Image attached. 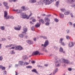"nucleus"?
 I'll use <instances>...</instances> for the list:
<instances>
[{
  "mask_svg": "<svg viewBox=\"0 0 75 75\" xmlns=\"http://www.w3.org/2000/svg\"><path fill=\"white\" fill-rule=\"evenodd\" d=\"M31 29L32 31H34V26L32 27L31 28Z\"/></svg>",
  "mask_w": 75,
  "mask_h": 75,
  "instance_id": "obj_47",
  "label": "nucleus"
},
{
  "mask_svg": "<svg viewBox=\"0 0 75 75\" xmlns=\"http://www.w3.org/2000/svg\"><path fill=\"white\" fill-rule=\"evenodd\" d=\"M47 23H45V25H49V24H50V23L49 22H46Z\"/></svg>",
  "mask_w": 75,
  "mask_h": 75,
  "instance_id": "obj_50",
  "label": "nucleus"
},
{
  "mask_svg": "<svg viewBox=\"0 0 75 75\" xmlns=\"http://www.w3.org/2000/svg\"><path fill=\"white\" fill-rule=\"evenodd\" d=\"M70 15L71 17H74V16L73 15H72V13H70Z\"/></svg>",
  "mask_w": 75,
  "mask_h": 75,
  "instance_id": "obj_54",
  "label": "nucleus"
},
{
  "mask_svg": "<svg viewBox=\"0 0 75 75\" xmlns=\"http://www.w3.org/2000/svg\"><path fill=\"white\" fill-rule=\"evenodd\" d=\"M41 37H42V38H43L44 39H47V38L45 36L44 37L43 36H42Z\"/></svg>",
  "mask_w": 75,
  "mask_h": 75,
  "instance_id": "obj_42",
  "label": "nucleus"
},
{
  "mask_svg": "<svg viewBox=\"0 0 75 75\" xmlns=\"http://www.w3.org/2000/svg\"><path fill=\"white\" fill-rule=\"evenodd\" d=\"M61 43V44L62 45H65V44H64V43L63 42H62Z\"/></svg>",
  "mask_w": 75,
  "mask_h": 75,
  "instance_id": "obj_56",
  "label": "nucleus"
},
{
  "mask_svg": "<svg viewBox=\"0 0 75 75\" xmlns=\"http://www.w3.org/2000/svg\"><path fill=\"white\" fill-rule=\"evenodd\" d=\"M74 45V44H73L72 42H71L69 44V47H72Z\"/></svg>",
  "mask_w": 75,
  "mask_h": 75,
  "instance_id": "obj_12",
  "label": "nucleus"
},
{
  "mask_svg": "<svg viewBox=\"0 0 75 75\" xmlns=\"http://www.w3.org/2000/svg\"><path fill=\"white\" fill-rule=\"evenodd\" d=\"M27 68H31L32 67L30 66H29L26 67Z\"/></svg>",
  "mask_w": 75,
  "mask_h": 75,
  "instance_id": "obj_43",
  "label": "nucleus"
},
{
  "mask_svg": "<svg viewBox=\"0 0 75 75\" xmlns=\"http://www.w3.org/2000/svg\"><path fill=\"white\" fill-rule=\"evenodd\" d=\"M3 67V66L0 65V69H2Z\"/></svg>",
  "mask_w": 75,
  "mask_h": 75,
  "instance_id": "obj_61",
  "label": "nucleus"
},
{
  "mask_svg": "<svg viewBox=\"0 0 75 75\" xmlns=\"http://www.w3.org/2000/svg\"><path fill=\"white\" fill-rule=\"evenodd\" d=\"M63 61L65 64H70V61L69 60L64 59H63Z\"/></svg>",
  "mask_w": 75,
  "mask_h": 75,
  "instance_id": "obj_7",
  "label": "nucleus"
},
{
  "mask_svg": "<svg viewBox=\"0 0 75 75\" xmlns=\"http://www.w3.org/2000/svg\"><path fill=\"white\" fill-rule=\"evenodd\" d=\"M58 71V68H56L55 69H54L53 71V75H55L57 72Z\"/></svg>",
  "mask_w": 75,
  "mask_h": 75,
  "instance_id": "obj_10",
  "label": "nucleus"
},
{
  "mask_svg": "<svg viewBox=\"0 0 75 75\" xmlns=\"http://www.w3.org/2000/svg\"><path fill=\"white\" fill-rule=\"evenodd\" d=\"M38 67L39 68H43V67L42 66H40V65H38Z\"/></svg>",
  "mask_w": 75,
  "mask_h": 75,
  "instance_id": "obj_48",
  "label": "nucleus"
},
{
  "mask_svg": "<svg viewBox=\"0 0 75 75\" xmlns=\"http://www.w3.org/2000/svg\"><path fill=\"white\" fill-rule=\"evenodd\" d=\"M40 26V24L38 23H37L35 25V27L36 28H38Z\"/></svg>",
  "mask_w": 75,
  "mask_h": 75,
  "instance_id": "obj_17",
  "label": "nucleus"
},
{
  "mask_svg": "<svg viewBox=\"0 0 75 75\" xmlns=\"http://www.w3.org/2000/svg\"><path fill=\"white\" fill-rule=\"evenodd\" d=\"M36 2V0H30L29 3H34Z\"/></svg>",
  "mask_w": 75,
  "mask_h": 75,
  "instance_id": "obj_15",
  "label": "nucleus"
},
{
  "mask_svg": "<svg viewBox=\"0 0 75 75\" xmlns=\"http://www.w3.org/2000/svg\"><path fill=\"white\" fill-rule=\"evenodd\" d=\"M54 21H55V22H56V23H57V22H58V21H59L58 19L56 18L54 19Z\"/></svg>",
  "mask_w": 75,
  "mask_h": 75,
  "instance_id": "obj_33",
  "label": "nucleus"
},
{
  "mask_svg": "<svg viewBox=\"0 0 75 75\" xmlns=\"http://www.w3.org/2000/svg\"><path fill=\"white\" fill-rule=\"evenodd\" d=\"M60 15L61 18H64V15L62 13H60Z\"/></svg>",
  "mask_w": 75,
  "mask_h": 75,
  "instance_id": "obj_26",
  "label": "nucleus"
},
{
  "mask_svg": "<svg viewBox=\"0 0 75 75\" xmlns=\"http://www.w3.org/2000/svg\"><path fill=\"white\" fill-rule=\"evenodd\" d=\"M39 21L42 22V24H44V21L42 19H41L39 20Z\"/></svg>",
  "mask_w": 75,
  "mask_h": 75,
  "instance_id": "obj_31",
  "label": "nucleus"
},
{
  "mask_svg": "<svg viewBox=\"0 0 75 75\" xmlns=\"http://www.w3.org/2000/svg\"><path fill=\"white\" fill-rule=\"evenodd\" d=\"M59 51L60 52H63V53H65V52H63V49H62V48L61 47H60Z\"/></svg>",
  "mask_w": 75,
  "mask_h": 75,
  "instance_id": "obj_18",
  "label": "nucleus"
},
{
  "mask_svg": "<svg viewBox=\"0 0 75 75\" xmlns=\"http://www.w3.org/2000/svg\"><path fill=\"white\" fill-rule=\"evenodd\" d=\"M43 1H40L39 2H38L37 3L39 4H41L42 5L43 4Z\"/></svg>",
  "mask_w": 75,
  "mask_h": 75,
  "instance_id": "obj_20",
  "label": "nucleus"
},
{
  "mask_svg": "<svg viewBox=\"0 0 75 75\" xmlns=\"http://www.w3.org/2000/svg\"><path fill=\"white\" fill-rule=\"evenodd\" d=\"M69 14V12H66L64 13L65 15H68Z\"/></svg>",
  "mask_w": 75,
  "mask_h": 75,
  "instance_id": "obj_32",
  "label": "nucleus"
},
{
  "mask_svg": "<svg viewBox=\"0 0 75 75\" xmlns=\"http://www.w3.org/2000/svg\"><path fill=\"white\" fill-rule=\"evenodd\" d=\"M64 40V39L63 38H60V43H61V42H62V41Z\"/></svg>",
  "mask_w": 75,
  "mask_h": 75,
  "instance_id": "obj_35",
  "label": "nucleus"
},
{
  "mask_svg": "<svg viewBox=\"0 0 75 75\" xmlns=\"http://www.w3.org/2000/svg\"><path fill=\"white\" fill-rule=\"evenodd\" d=\"M21 8L23 9V11H25V6H22L21 7Z\"/></svg>",
  "mask_w": 75,
  "mask_h": 75,
  "instance_id": "obj_30",
  "label": "nucleus"
},
{
  "mask_svg": "<svg viewBox=\"0 0 75 75\" xmlns=\"http://www.w3.org/2000/svg\"><path fill=\"white\" fill-rule=\"evenodd\" d=\"M33 14L32 13H30V14L29 15V16L27 17V16L26 15V13H21V17L23 18H26L28 19L29 18V17L32 15Z\"/></svg>",
  "mask_w": 75,
  "mask_h": 75,
  "instance_id": "obj_1",
  "label": "nucleus"
},
{
  "mask_svg": "<svg viewBox=\"0 0 75 75\" xmlns=\"http://www.w3.org/2000/svg\"><path fill=\"white\" fill-rule=\"evenodd\" d=\"M1 69L2 70H4L6 69V68L4 67H2Z\"/></svg>",
  "mask_w": 75,
  "mask_h": 75,
  "instance_id": "obj_52",
  "label": "nucleus"
},
{
  "mask_svg": "<svg viewBox=\"0 0 75 75\" xmlns=\"http://www.w3.org/2000/svg\"><path fill=\"white\" fill-rule=\"evenodd\" d=\"M3 4L5 7H6V6H8V4L6 2H4L3 3Z\"/></svg>",
  "mask_w": 75,
  "mask_h": 75,
  "instance_id": "obj_25",
  "label": "nucleus"
},
{
  "mask_svg": "<svg viewBox=\"0 0 75 75\" xmlns=\"http://www.w3.org/2000/svg\"><path fill=\"white\" fill-rule=\"evenodd\" d=\"M70 30L69 29H67L66 30V32L67 34H69V33Z\"/></svg>",
  "mask_w": 75,
  "mask_h": 75,
  "instance_id": "obj_38",
  "label": "nucleus"
},
{
  "mask_svg": "<svg viewBox=\"0 0 75 75\" xmlns=\"http://www.w3.org/2000/svg\"><path fill=\"white\" fill-rule=\"evenodd\" d=\"M26 42L29 44H33V41L30 40H27Z\"/></svg>",
  "mask_w": 75,
  "mask_h": 75,
  "instance_id": "obj_16",
  "label": "nucleus"
},
{
  "mask_svg": "<svg viewBox=\"0 0 75 75\" xmlns=\"http://www.w3.org/2000/svg\"><path fill=\"white\" fill-rule=\"evenodd\" d=\"M20 28H21V26L19 25H18L17 26V27L14 28V29L16 30H20Z\"/></svg>",
  "mask_w": 75,
  "mask_h": 75,
  "instance_id": "obj_13",
  "label": "nucleus"
},
{
  "mask_svg": "<svg viewBox=\"0 0 75 75\" xmlns=\"http://www.w3.org/2000/svg\"><path fill=\"white\" fill-rule=\"evenodd\" d=\"M13 11H16V13L17 14H18V13H21V12L22 11V10H19L18 9H16V10L13 9Z\"/></svg>",
  "mask_w": 75,
  "mask_h": 75,
  "instance_id": "obj_9",
  "label": "nucleus"
},
{
  "mask_svg": "<svg viewBox=\"0 0 75 75\" xmlns=\"http://www.w3.org/2000/svg\"><path fill=\"white\" fill-rule=\"evenodd\" d=\"M48 64H45L44 65V66H45V67H48Z\"/></svg>",
  "mask_w": 75,
  "mask_h": 75,
  "instance_id": "obj_63",
  "label": "nucleus"
},
{
  "mask_svg": "<svg viewBox=\"0 0 75 75\" xmlns=\"http://www.w3.org/2000/svg\"><path fill=\"white\" fill-rule=\"evenodd\" d=\"M25 65V63L23 61H20L18 62V65L19 67Z\"/></svg>",
  "mask_w": 75,
  "mask_h": 75,
  "instance_id": "obj_6",
  "label": "nucleus"
},
{
  "mask_svg": "<svg viewBox=\"0 0 75 75\" xmlns=\"http://www.w3.org/2000/svg\"><path fill=\"white\" fill-rule=\"evenodd\" d=\"M28 10V8H25V11H26V10Z\"/></svg>",
  "mask_w": 75,
  "mask_h": 75,
  "instance_id": "obj_59",
  "label": "nucleus"
},
{
  "mask_svg": "<svg viewBox=\"0 0 75 75\" xmlns=\"http://www.w3.org/2000/svg\"><path fill=\"white\" fill-rule=\"evenodd\" d=\"M23 58L24 60H25V59H28V57L26 56H23Z\"/></svg>",
  "mask_w": 75,
  "mask_h": 75,
  "instance_id": "obj_21",
  "label": "nucleus"
},
{
  "mask_svg": "<svg viewBox=\"0 0 75 75\" xmlns=\"http://www.w3.org/2000/svg\"><path fill=\"white\" fill-rule=\"evenodd\" d=\"M39 54V51H36L35 52H33L32 53V55H36Z\"/></svg>",
  "mask_w": 75,
  "mask_h": 75,
  "instance_id": "obj_11",
  "label": "nucleus"
},
{
  "mask_svg": "<svg viewBox=\"0 0 75 75\" xmlns=\"http://www.w3.org/2000/svg\"><path fill=\"white\" fill-rule=\"evenodd\" d=\"M62 12H65V9H61Z\"/></svg>",
  "mask_w": 75,
  "mask_h": 75,
  "instance_id": "obj_36",
  "label": "nucleus"
},
{
  "mask_svg": "<svg viewBox=\"0 0 75 75\" xmlns=\"http://www.w3.org/2000/svg\"><path fill=\"white\" fill-rule=\"evenodd\" d=\"M60 64L59 63V61H57L55 62V66L56 67H58L60 66Z\"/></svg>",
  "mask_w": 75,
  "mask_h": 75,
  "instance_id": "obj_8",
  "label": "nucleus"
},
{
  "mask_svg": "<svg viewBox=\"0 0 75 75\" xmlns=\"http://www.w3.org/2000/svg\"><path fill=\"white\" fill-rule=\"evenodd\" d=\"M23 50V47H21L20 46H19V50L21 51V50Z\"/></svg>",
  "mask_w": 75,
  "mask_h": 75,
  "instance_id": "obj_23",
  "label": "nucleus"
},
{
  "mask_svg": "<svg viewBox=\"0 0 75 75\" xmlns=\"http://www.w3.org/2000/svg\"><path fill=\"white\" fill-rule=\"evenodd\" d=\"M51 1H50V0H43V2L45 4V5H48V4H50V3H51Z\"/></svg>",
  "mask_w": 75,
  "mask_h": 75,
  "instance_id": "obj_3",
  "label": "nucleus"
},
{
  "mask_svg": "<svg viewBox=\"0 0 75 75\" xmlns=\"http://www.w3.org/2000/svg\"><path fill=\"white\" fill-rule=\"evenodd\" d=\"M19 37H20V38H23L24 37V36L21 34H20L19 35Z\"/></svg>",
  "mask_w": 75,
  "mask_h": 75,
  "instance_id": "obj_29",
  "label": "nucleus"
},
{
  "mask_svg": "<svg viewBox=\"0 0 75 75\" xmlns=\"http://www.w3.org/2000/svg\"><path fill=\"white\" fill-rule=\"evenodd\" d=\"M5 7L6 10H8V9L9 8V6H8V5H7V6H6Z\"/></svg>",
  "mask_w": 75,
  "mask_h": 75,
  "instance_id": "obj_39",
  "label": "nucleus"
},
{
  "mask_svg": "<svg viewBox=\"0 0 75 75\" xmlns=\"http://www.w3.org/2000/svg\"><path fill=\"white\" fill-rule=\"evenodd\" d=\"M68 70L69 71H72V69H71V68H68Z\"/></svg>",
  "mask_w": 75,
  "mask_h": 75,
  "instance_id": "obj_46",
  "label": "nucleus"
},
{
  "mask_svg": "<svg viewBox=\"0 0 75 75\" xmlns=\"http://www.w3.org/2000/svg\"><path fill=\"white\" fill-rule=\"evenodd\" d=\"M68 1L69 3H74L75 2V0H69Z\"/></svg>",
  "mask_w": 75,
  "mask_h": 75,
  "instance_id": "obj_22",
  "label": "nucleus"
},
{
  "mask_svg": "<svg viewBox=\"0 0 75 75\" xmlns=\"http://www.w3.org/2000/svg\"><path fill=\"white\" fill-rule=\"evenodd\" d=\"M58 4H59V1L58 2V1H57L56 3V6H57L58 5Z\"/></svg>",
  "mask_w": 75,
  "mask_h": 75,
  "instance_id": "obj_40",
  "label": "nucleus"
},
{
  "mask_svg": "<svg viewBox=\"0 0 75 75\" xmlns=\"http://www.w3.org/2000/svg\"><path fill=\"white\" fill-rule=\"evenodd\" d=\"M31 62L32 64H35V61H31Z\"/></svg>",
  "mask_w": 75,
  "mask_h": 75,
  "instance_id": "obj_51",
  "label": "nucleus"
},
{
  "mask_svg": "<svg viewBox=\"0 0 75 75\" xmlns=\"http://www.w3.org/2000/svg\"><path fill=\"white\" fill-rule=\"evenodd\" d=\"M48 44H49L48 41L47 40L45 41L44 45L42 44L41 45V46L43 47V46L44 48H46L47 46H48Z\"/></svg>",
  "mask_w": 75,
  "mask_h": 75,
  "instance_id": "obj_2",
  "label": "nucleus"
},
{
  "mask_svg": "<svg viewBox=\"0 0 75 75\" xmlns=\"http://www.w3.org/2000/svg\"><path fill=\"white\" fill-rule=\"evenodd\" d=\"M19 46H16V47H15V50H19Z\"/></svg>",
  "mask_w": 75,
  "mask_h": 75,
  "instance_id": "obj_28",
  "label": "nucleus"
},
{
  "mask_svg": "<svg viewBox=\"0 0 75 75\" xmlns=\"http://www.w3.org/2000/svg\"><path fill=\"white\" fill-rule=\"evenodd\" d=\"M69 25H72V23L71 22H69L68 23Z\"/></svg>",
  "mask_w": 75,
  "mask_h": 75,
  "instance_id": "obj_37",
  "label": "nucleus"
},
{
  "mask_svg": "<svg viewBox=\"0 0 75 75\" xmlns=\"http://www.w3.org/2000/svg\"><path fill=\"white\" fill-rule=\"evenodd\" d=\"M13 2H16V1H18V0H13Z\"/></svg>",
  "mask_w": 75,
  "mask_h": 75,
  "instance_id": "obj_58",
  "label": "nucleus"
},
{
  "mask_svg": "<svg viewBox=\"0 0 75 75\" xmlns=\"http://www.w3.org/2000/svg\"><path fill=\"white\" fill-rule=\"evenodd\" d=\"M15 54V53L14 52V50H12V54Z\"/></svg>",
  "mask_w": 75,
  "mask_h": 75,
  "instance_id": "obj_57",
  "label": "nucleus"
},
{
  "mask_svg": "<svg viewBox=\"0 0 75 75\" xmlns=\"http://www.w3.org/2000/svg\"><path fill=\"white\" fill-rule=\"evenodd\" d=\"M7 38H8L9 40H10V38H11L10 37V36H8V37Z\"/></svg>",
  "mask_w": 75,
  "mask_h": 75,
  "instance_id": "obj_64",
  "label": "nucleus"
},
{
  "mask_svg": "<svg viewBox=\"0 0 75 75\" xmlns=\"http://www.w3.org/2000/svg\"><path fill=\"white\" fill-rule=\"evenodd\" d=\"M24 38L25 39H27V38H28V36H27V35H25L24 36Z\"/></svg>",
  "mask_w": 75,
  "mask_h": 75,
  "instance_id": "obj_45",
  "label": "nucleus"
},
{
  "mask_svg": "<svg viewBox=\"0 0 75 75\" xmlns=\"http://www.w3.org/2000/svg\"><path fill=\"white\" fill-rule=\"evenodd\" d=\"M23 31L24 32H22V34L23 35L26 34V32H27V28L26 26H24L23 28Z\"/></svg>",
  "mask_w": 75,
  "mask_h": 75,
  "instance_id": "obj_4",
  "label": "nucleus"
},
{
  "mask_svg": "<svg viewBox=\"0 0 75 75\" xmlns=\"http://www.w3.org/2000/svg\"><path fill=\"white\" fill-rule=\"evenodd\" d=\"M0 28L1 30H4L5 29V27L4 26H1L0 27Z\"/></svg>",
  "mask_w": 75,
  "mask_h": 75,
  "instance_id": "obj_24",
  "label": "nucleus"
},
{
  "mask_svg": "<svg viewBox=\"0 0 75 75\" xmlns=\"http://www.w3.org/2000/svg\"><path fill=\"white\" fill-rule=\"evenodd\" d=\"M66 37L67 40H69V36H66Z\"/></svg>",
  "mask_w": 75,
  "mask_h": 75,
  "instance_id": "obj_44",
  "label": "nucleus"
},
{
  "mask_svg": "<svg viewBox=\"0 0 75 75\" xmlns=\"http://www.w3.org/2000/svg\"><path fill=\"white\" fill-rule=\"evenodd\" d=\"M15 67H16V68H17V67H18V65L17 64H16L15 66Z\"/></svg>",
  "mask_w": 75,
  "mask_h": 75,
  "instance_id": "obj_53",
  "label": "nucleus"
},
{
  "mask_svg": "<svg viewBox=\"0 0 75 75\" xmlns=\"http://www.w3.org/2000/svg\"><path fill=\"white\" fill-rule=\"evenodd\" d=\"M15 73H16V75H18V72L16 71Z\"/></svg>",
  "mask_w": 75,
  "mask_h": 75,
  "instance_id": "obj_62",
  "label": "nucleus"
},
{
  "mask_svg": "<svg viewBox=\"0 0 75 75\" xmlns=\"http://www.w3.org/2000/svg\"><path fill=\"white\" fill-rule=\"evenodd\" d=\"M1 40H1V41H5V40H6V39L5 38H1Z\"/></svg>",
  "mask_w": 75,
  "mask_h": 75,
  "instance_id": "obj_49",
  "label": "nucleus"
},
{
  "mask_svg": "<svg viewBox=\"0 0 75 75\" xmlns=\"http://www.w3.org/2000/svg\"><path fill=\"white\" fill-rule=\"evenodd\" d=\"M44 20L45 22H46V23L50 22V19L47 17L45 18Z\"/></svg>",
  "mask_w": 75,
  "mask_h": 75,
  "instance_id": "obj_14",
  "label": "nucleus"
},
{
  "mask_svg": "<svg viewBox=\"0 0 75 75\" xmlns=\"http://www.w3.org/2000/svg\"><path fill=\"white\" fill-rule=\"evenodd\" d=\"M32 72H35V73H36L37 74H38V73L37 71V70H36V69H34L32 70Z\"/></svg>",
  "mask_w": 75,
  "mask_h": 75,
  "instance_id": "obj_19",
  "label": "nucleus"
},
{
  "mask_svg": "<svg viewBox=\"0 0 75 75\" xmlns=\"http://www.w3.org/2000/svg\"><path fill=\"white\" fill-rule=\"evenodd\" d=\"M11 46H13V45H7L6 46V48H8V47H11Z\"/></svg>",
  "mask_w": 75,
  "mask_h": 75,
  "instance_id": "obj_34",
  "label": "nucleus"
},
{
  "mask_svg": "<svg viewBox=\"0 0 75 75\" xmlns=\"http://www.w3.org/2000/svg\"><path fill=\"white\" fill-rule=\"evenodd\" d=\"M42 51H45V52H47V49H45V48H42Z\"/></svg>",
  "mask_w": 75,
  "mask_h": 75,
  "instance_id": "obj_27",
  "label": "nucleus"
},
{
  "mask_svg": "<svg viewBox=\"0 0 75 75\" xmlns=\"http://www.w3.org/2000/svg\"><path fill=\"white\" fill-rule=\"evenodd\" d=\"M3 58L2 56H0V61L3 60Z\"/></svg>",
  "mask_w": 75,
  "mask_h": 75,
  "instance_id": "obj_41",
  "label": "nucleus"
},
{
  "mask_svg": "<svg viewBox=\"0 0 75 75\" xmlns=\"http://www.w3.org/2000/svg\"><path fill=\"white\" fill-rule=\"evenodd\" d=\"M7 12L6 11H4V17L5 18V19L7 20V19H9V17L10 16H7Z\"/></svg>",
  "mask_w": 75,
  "mask_h": 75,
  "instance_id": "obj_5",
  "label": "nucleus"
},
{
  "mask_svg": "<svg viewBox=\"0 0 75 75\" xmlns=\"http://www.w3.org/2000/svg\"><path fill=\"white\" fill-rule=\"evenodd\" d=\"M32 21L33 22H35L36 21L35 20V19H33L32 20Z\"/></svg>",
  "mask_w": 75,
  "mask_h": 75,
  "instance_id": "obj_60",
  "label": "nucleus"
},
{
  "mask_svg": "<svg viewBox=\"0 0 75 75\" xmlns=\"http://www.w3.org/2000/svg\"><path fill=\"white\" fill-rule=\"evenodd\" d=\"M6 74H7V72L6 71H4V75H6Z\"/></svg>",
  "mask_w": 75,
  "mask_h": 75,
  "instance_id": "obj_55",
  "label": "nucleus"
}]
</instances>
